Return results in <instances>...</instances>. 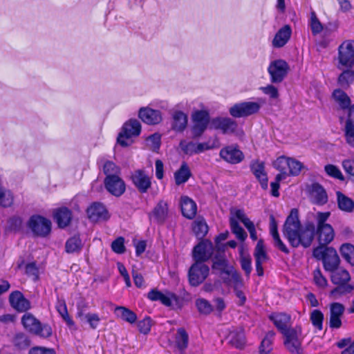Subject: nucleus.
Listing matches in <instances>:
<instances>
[{
    "instance_id": "nucleus-27",
    "label": "nucleus",
    "mask_w": 354,
    "mask_h": 354,
    "mask_svg": "<svg viewBox=\"0 0 354 354\" xmlns=\"http://www.w3.org/2000/svg\"><path fill=\"white\" fill-rule=\"evenodd\" d=\"M310 197L313 202L317 205H324L328 201V196L325 189L317 183H313L310 186Z\"/></svg>"
},
{
    "instance_id": "nucleus-59",
    "label": "nucleus",
    "mask_w": 354,
    "mask_h": 354,
    "mask_svg": "<svg viewBox=\"0 0 354 354\" xmlns=\"http://www.w3.org/2000/svg\"><path fill=\"white\" fill-rule=\"evenodd\" d=\"M324 170L326 172V174L335 178L339 179L340 180H344V177L341 172L340 169L335 165H326L324 167Z\"/></svg>"
},
{
    "instance_id": "nucleus-31",
    "label": "nucleus",
    "mask_w": 354,
    "mask_h": 354,
    "mask_svg": "<svg viewBox=\"0 0 354 354\" xmlns=\"http://www.w3.org/2000/svg\"><path fill=\"white\" fill-rule=\"evenodd\" d=\"M171 117V129L176 132L183 131L187 125V115L181 111H175Z\"/></svg>"
},
{
    "instance_id": "nucleus-20",
    "label": "nucleus",
    "mask_w": 354,
    "mask_h": 354,
    "mask_svg": "<svg viewBox=\"0 0 354 354\" xmlns=\"http://www.w3.org/2000/svg\"><path fill=\"white\" fill-rule=\"evenodd\" d=\"M344 131L346 142L354 148V104L348 111Z\"/></svg>"
},
{
    "instance_id": "nucleus-2",
    "label": "nucleus",
    "mask_w": 354,
    "mask_h": 354,
    "mask_svg": "<svg viewBox=\"0 0 354 354\" xmlns=\"http://www.w3.org/2000/svg\"><path fill=\"white\" fill-rule=\"evenodd\" d=\"M284 337L283 344L292 354H302V328L299 325L290 327L281 333Z\"/></svg>"
},
{
    "instance_id": "nucleus-13",
    "label": "nucleus",
    "mask_w": 354,
    "mask_h": 354,
    "mask_svg": "<svg viewBox=\"0 0 354 354\" xmlns=\"http://www.w3.org/2000/svg\"><path fill=\"white\" fill-rule=\"evenodd\" d=\"M148 298L151 301H160L162 304L167 307L178 306L180 304L179 297L170 291L162 292L157 290H152L149 292Z\"/></svg>"
},
{
    "instance_id": "nucleus-53",
    "label": "nucleus",
    "mask_w": 354,
    "mask_h": 354,
    "mask_svg": "<svg viewBox=\"0 0 354 354\" xmlns=\"http://www.w3.org/2000/svg\"><path fill=\"white\" fill-rule=\"evenodd\" d=\"M309 26L310 27L313 35L319 34L323 30V26L314 10L310 12V17L309 20Z\"/></svg>"
},
{
    "instance_id": "nucleus-1",
    "label": "nucleus",
    "mask_w": 354,
    "mask_h": 354,
    "mask_svg": "<svg viewBox=\"0 0 354 354\" xmlns=\"http://www.w3.org/2000/svg\"><path fill=\"white\" fill-rule=\"evenodd\" d=\"M330 215L328 212H319L315 216L316 227L311 221L306 222L302 227L299 219L298 210L292 209L283 225V234L293 248H308L315 234L317 236L319 247H326L335 237L333 227L326 223Z\"/></svg>"
},
{
    "instance_id": "nucleus-44",
    "label": "nucleus",
    "mask_w": 354,
    "mask_h": 354,
    "mask_svg": "<svg viewBox=\"0 0 354 354\" xmlns=\"http://www.w3.org/2000/svg\"><path fill=\"white\" fill-rule=\"evenodd\" d=\"M175 340L176 346L179 350L184 351L187 348L189 335L185 328H178Z\"/></svg>"
},
{
    "instance_id": "nucleus-18",
    "label": "nucleus",
    "mask_w": 354,
    "mask_h": 354,
    "mask_svg": "<svg viewBox=\"0 0 354 354\" xmlns=\"http://www.w3.org/2000/svg\"><path fill=\"white\" fill-rule=\"evenodd\" d=\"M104 185L107 191L115 196H120L126 189L125 183L119 176L105 178Z\"/></svg>"
},
{
    "instance_id": "nucleus-35",
    "label": "nucleus",
    "mask_w": 354,
    "mask_h": 354,
    "mask_svg": "<svg viewBox=\"0 0 354 354\" xmlns=\"http://www.w3.org/2000/svg\"><path fill=\"white\" fill-rule=\"evenodd\" d=\"M54 218L59 227H66L71 220V212L66 207L57 209L54 212Z\"/></svg>"
},
{
    "instance_id": "nucleus-16",
    "label": "nucleus",
    "mask_w": 354,
    "mask_h": 354,
    "mask_svg": "<svg viewBox=\"0 0 354 354\" xmlns=\"http://www.w3.org/2000/svg\"><path fill=\"white\" fill-rule=\"evenodd\" d=\"M344 311L345 307L341 303L333 302L329 305V327L331 329L341 328Z\"/></svg>"
},
{
    "instance_id": "nucleus-58",
    "label": "nucleus",
    "mask_w": 354,
    "mask_h": 354,
    "mask_svg": "<svg viewBox=\"0 0 354 354\" xmlns=\"http://www.w3.org/2000/svg\"><path fill=\"white\" fill-rule=\"evenodd\" d=\"M304 167L303 164L294 158H290L289 167H288V176H297L301 172Z\"/></svg>"
},
{
    "instance_id": "nucleus-34",
    "label": "nucleus",
    "mask_w": 354,
    "mask_h": 354,
    "mask_svg": "<svg viewBox=\"0 0 354 354\" xmlns=\"http://www.w3.org/2000/svg\"><path fill=\"white\" fill-rule=\"evenodd\" d=\"M234 214L236 217L241 222H242L244 226L247 228L250 233V238L253 241H256L257 239V235L254 224L247 217L243 209H236L234 212Z\"/></svg>"
},
{
    "instance_id": "nucleus-30",
    "label": "nucleus",
    "mask_w": 354,
    "mask_h": 354,
    "mask_svg": "<svg viewBox=\"0 0 354 354\" xmlns=\"http://www.w3.org/2000/svg\"><path fill=\"white\" fill-rule=\"evenodd\" d=\"M227 339L228 343L236 348L242 349L245 346V336L241 328H236L230 331Z\"/></svg>"
},
{
    "instance_id": "nucleus-51",
    "label": "nucleus",
    "mask_w": 354,
    "mask_h": 354,
    "mask_svg": "<svg viewBox=\"0 0 354 354\" xmlns=\"http://www.w3.org/2000/svg\"><path fill=\"white\" fill-rule=\"evenodd\" d=\"M337 287L330 291V295L337 299L340 296L350 293L353 290V286L346 283H335Z\"/></svg>"
},
{
    "instance_id": "nucleus-37",
    "label": "nucleus",
    "mask_w": 354,
    "mask_h": 354,
    "mask_svg": "<svg viewBox=\"0 0 354 354\" xmlns=\"http://www.w3.org/2000/svg\"><path fill=\"white\" fill-rule=\"evenodd\" d=\"M77 316L82 321H85L93 330L96 329L101 321V318L97 313H88L84 314L82 310H79Z\"/></svg>"
},
{
    "instance_id": "nucleus-23",
    "label": "nucleus",
    "mask_w": 354,
    "mask_h": 354,
    "mask_svg": "<svg viewBox=\"0 0 354 354\" xmlns=\"http://www.w3.org/2000/svg\"><path fill=\"white\" fill-rule=\"evenodd\" d=\"M254 256L255 258V267L257 274L259 276H263V268L262 265L267 260L268 256L262 240H259L257 242L254 249Z\"/></svg>"
},
{
    "instance_id": "nucleus-49",
    "label": "nucleus",
    "mask_w": 354,
    "mask_h": 354,
    "mask_svg": "<svg viewBox=\"0 0 354 354\" xmlns=\"http://www.w3.org/2000/svg\"><path fill=\"white\" fill-rule=\"evenodd\" d=\"M192 230L198 239H203L208 232V226L204 219H196L192 225Z\"/></svg>"
},
{
    "instance_id": "nucleus-32",
    "label": "nucleus",
    "mask_w": 354,
    "mask_h": 354,
    "mask_svg": "<svg viewBox=\"0 0 354 354\" xmlns=\"http://www.w3.org/2000/svg\"><path fill=\"white\" fill-rule=\"evenodd\" d=\"M237 209H232L230 212V225L232 232L236 236V237L241 241H244L248 234L243 230V228L239 225L238 221H239L235 216L234 212Z\"/></svg>"
},
{
    "instance_id": "nucleus-48",
    "label": "nucleus",
    "mask_w": 354,
    "mask_h": 354,
    "mask_svg": "<svg viewBox=\"0 0 354 354\" xmlns=\"http://www.w3.org/2000/svg\"><path fill=\"white\" fill-rule=\"evenodd\" d=\"M290 158L286 156L279 157L274 162V167L280 171L279 174H284L283 178H286L288 176V167H289Z\"/></svg>"
},
{
    "instance_id": "nucleus-15",
    "label": "nucleus",
    "mask_w": 354,
    "mask_h": 354,
    "mask_svg": "<svg viewBox=\"0 0 354 354\" xmlns=\"http://www.w3.org/2000/svg\"><path fill=\"white\" fill-rule=\"evenodd\" d=\"M214 253L213 244L208 241H201L193 250V259L194 263L205 261L210 259Z\"/></svg>"
},
{
    "instance_id": "nucleus-26",
    "label": "nucleus",
    "mask_w": 354,
    "mask_h": 354,
    "mask_svg": "<svg viewBox=\"0 0 354 354\" xmlns=\"http://www.w3.org/2000/svg\"><path fill=\"white\" fill-rule=\"evenodd\" d=\"M180 208L183 216L188 219L194 218L197 212L196 203L187 196H181Z\"/></svg>"
},
{
    "instance_id": "nucleus-33",
    "label": "nucleus",
    "mask_w": 354,
    "mask_h": 354,
    "mask_svg": "<svg viewBox=\"0 0 354 354\" xmlns=\"http://www.w3.org/2000/svg\"><path fill=\"white\" fill-rule=\"evenodd\" d=\"M270 232L273 238L274 246L277 247L283 252L288 254L289 252V250L279 237V234L277 230V224L274 219V217L272 215H271L270 216Z\"/></svg>"
},
{
    "instance_id": "nucleus-47",
    "label": "nucleus",
    "mask_w": 354,
    "mask_h": 354,
    "mask_svg": "<svg viewBox=\"0 0 354 354\" xmlns=\"http://www.w3.org/2000/svg\"><path fill=\"white\" fill-rule=\"evenodd\" d=\"M338 77V84L343 88H348L354 82V71L344 68Z\"/></svg>"
},
{
    "instance_id": "nucleus-28",
    "label": "nucleus",
    "mask_w": 354,
    "mask_h": 354,
    "mask_svg": "<svg viewBox=\"0 0 354 354\" xmlns=\"http://www.w3.org/2000/svg\"><path fill=\"white\" fill-rule=\"evenodd\" d=\"M292 34V30L289 25H285L276 33L273 40L272 46L274 48H281L289 41Z\"/></svg>"
},
{
    "instance_id": "nucleus-12",
    "label": "nucleus",
    "mask_w": 354,
    "mask_h": 354,
    "mask_svg": "<svg viewBox=\"0 0 354 354\" xmlns=\"http://www.w3.org/2000/svg\"><path fill=\"white\" fill-rule=\"evenodd\" d=\"M28 227L37 236H46L50 232L51 222L43 216L35 215L30 217Z\"/></svg>"
},
{
    "instance_id": "nucleus-40",
    "label": "nucleus",
    "mask_w": 354,
    "mask_h": 354,
    "mask_svg": "<svg viewBox=\"0 0 354 354\" xmlns=\"http://www.w3.org/2000/svg\"><path fill=\"white\" fill-rule=\"evenodd\" d=\"M330 272V279L333 283H346L351 279L348 272L339 267Z\"/></svg>"
},
{
    "instance_id": "nucleus-46",
    "label": "nucleus",
    "mask_w": 354,
    "mask_h": 354,
    "mask_svg": "<svg viewBox=\"0 0 354 354\" xmlns=\"http://www.w3.org/2000/svg\"><path fill=\"white\" fill-rule=\"evenodd\" d=\"M234 284V290L236 296L239 299V305L242 306L246 301L244 292L241 290L243 286V282L239 274H234L233 279H231Z\"/></svg>"
},
{
    "instance_id": "nucleus-57",
    "label": "nucleus",
    "mask_w": 354,
    "mask_h": 354,
    "mask_svg": "<svg viewBox=\"0 0 354 354\" xmlns=\"http://www.w3.org/2000/svg\"><path fill=\"white\" fill-rule=\"evenodd\" d=\"M104 173L106 178L119 176L120 169L111 161H106L103 167Z\"/></svg>"
},
{
    "instance_id": "nucleus-19",
    "label": "nucleus",
    "mask_w": 354,
    "mask_h": 354,
    "mask_svg": "<svg viewBox=\"0 0 354 354\" xmlns=\"http://www.w3.org/2000/svg\"><path fill=\"white\" fill-rule=\"evenodd\" d=\"M220 156L231 164L241 162L244 158L243 153L236 146H227L220 151Z\"/></svg>"
},
{
    "instance_id": "nucleus-25",
    "label": "nucleus",
    "mask_w": 354,
    "mask_h": 354,
    "mask_svg": "<svg viewBox=\"0 0 354 354\" xmlns=\"http://www.w3.org/2000/svg\"><path fill=\"white\" fill-rule=\"evenodd\" d=\"M88 218L93 221H97L100 219L106 220L108 218V212L100 203H94L87 209Z\"/></svg>"
},
{
    "instance_id": "nucleus-24",
    "label": "nucleus",
    "mask_w": 354,
    "mask_h": 354,
    "mask_svg": "<svg viewBox=\"0 0 354 354\" xmlns=\"http://www.w3.org/2000/svg\"><path fill=\"white\" fill-rule=\"evenodd\" d=\"M139 118L148 124H156L161 122L162 115L160 111L148 107L141 108L139 111Z\"/></svg>"
},
{
    "instance_id": "nucleus-50",
    "label": "nucleus",
    "mask_w": 354,
    "mask_h": 354,
    "mask_svg": "<svg viewBox=\"0 0 354 354\" xmlns=\"http://www.w3.org/2000/svg\"><path fill=\"white\" fill-rule=\"evenodd\" d=\"M240 263L245 274L249 276L252 271V259L249 254L244 253L243 247L239 248Z\"/></svg>"
},
{
    "instance_id": "nucleus-45",
    "label": "nucleus",
    "mask_w": 354,
    "mask_h": 354,
    "mask_svg": "<svg viewBox=\"0 0 354 354\" xmlns=\"http://www.w3.org/2000/svg\"><path fill=\"white\" fill-rule=\"evenodd\" d=\"M82 248V240L78 236L71 237L66 242L65 249L67 253L79 252L81 251Z\"/></svg>"
},
{
    "instance_id": "nucleus-9",
    "label": "nucleus",
    "mask_w": 354,
    "mask_h": 354,
    "mask_svg": "<svg viewBox=\"0 0 354 354\" xmlns=\"http://www.w3.org/2000/svg\"><path fill=\"white\" fill-rule=\"evenodd\" d=\"M289 71L288 63L283 59H276L270 62L268 72L272 83H281L286 77Z\"/></svg>"
},
{
    "instance_id": "nucleus-7",
    "label": "nucleus",
    "mask_w": 354,
    "mask_h": 354,
    "mask_svg": "<svg viewBox=\"0 0 354 354\" xmlns=\"http://www.w3.org/2000/svg\"><path fill=\"white\" fill-rule=\"evenodd\" d=\"M141 131V124L137 120H129L124 123L122 131L118 137V142L122 147H127L131 145L130 138L133 136H138Z\"/></svg>"
},
{
    "instance_id": "nucleus-38",
    "label": "nucleus",
    "mask_w": 354,
    "mask_h": 354,
    "mask_svg": "<svg viewBox=\"0 0 354 354\" xmlns=\"http://www.w3.org/2000/svg\"><path fill=\"white\" fill-rule=\"evenodd\" d=\"M114 313L118 317L129 324H134L137 320L136 314L124 306H116Z\"/></svg>"
},
{
    "instance_id": "nucleus-52",
    "label": "nucleus",
    "mask_w": 354,
    "mask_h": 354,
    "mask_svg": "<svg viewBox=\"0 0 354 354\" xmlns=\"http://www.w3.org/2000/svg\"><path fill=\"white\" fill-rule=\"evenodd\" d=\"M324 319V313L320 310L315 309L310 314V320L313 326L319 330L323 329Z\"/></svg>"
},
{
    "instance_id": "nucleus-29",
    "label": "nucleus",
    "mask_w": 354,
    "mask_h": 354,
    "mask_svg": "<svg viewBox=\"0 0 354 354\" xmlns=\"http://www.w3.org/2000/svg\"><path fill=\"white\" fill-rule=\"evenodd\" d=\"M250 167L253 174L259 180L262 189H267L268 187V180L265 171L263 162L259 161L254 162L252 163Z\"/></svg>"
},
{
    "instance_id": "nucleus-3",
    "label": "nucleus",
    "mask_w": 354,
    "mask_h": 354,
    "mask_svg": "<svg viewBox=\"0 0 354 354\" xmlns=\"http://www.w3.org/2000/svg\"><path fill=\"white\" fill-rule=\"evenodd\" d=\"M313 256L323 262L324 269L331 272L339 267V258L337 251L330 247H317L313 250Z\"/></svg>"
},
{
    "instance_id": "nucleus-41",
    "label": "nucleus",
    "mask_w": 354,
    "mask_h": 354,
    "mask_svg": "<svg viewBox=\"0 0 354 354\" xmlns=\"http://www.w3.org/2000/svg\"><path fill=\"white\" fill-rule=\"evenodd\" d=\"M333 97L341 109H346L351 106V100L348 95L341 89H335L333 93Z\"/></svg>"
},
{
    "instance_id": "nucleus-63",
    "label": "nucleus",
    "mask_w": 354,
    "mask_h": 354,
    "mask_svg": "<svg viewBox=\"0 0 354 354\" xmlns=\"http://www.w3.org/2000/svg\"><path fill=\"white\" fill-rule=\"evenodd\" d=\"M111 249L117 254H123L125 252L124 239L120 236L114 240L111 243Z\"/></svg>"
},
{
    "instance_id": "nucleus-21",
    "label": "nucleus",
    "mask_w": 354,
    "mask_h": 354,
    "mask_svg": "<svg viewBox=\"0 0 354 354\" xmlns=\"http://www.w3.org/2000/svg\"><path fill=\"white\" fill-rule=\"evenodd\" d=\"M269 319L281 333L291 327V316L287 313H272L269 315Z\"/></svg>"
},
{
    "instance_id": "nucleus-11",
    "label": "nucleus",
    "mask_w": 354,
    "mask_h": 354,
    "mask_svg": "<svg viewBox=\"0 0 354 354\" xmlns=\"http://www.w3.org/2000/svg\"><path fill=\"white\" fill-rule=\"evenodd\" d=\"M212 268L219 271L225 283L230 284L234 274H238L232 266L228 264L227 260L224 256H215L213 259Z\"/></svg>"
},
{
    "instance_id": "nucleus-43",
    "label": "nucleus",
    "mask_w": 354,
    "mask_h": 354,
    "mask_svg": "<svg viewBox=\"0 0 354 354\" xmlns=\"http://www.w3.org/2000/svg\"><path fill=\"white\" fill-rule=\"evenodd\" d=\"M339 208L346 212H351L354 209V202L350 198L338 192L337 193Z\"/></svg>"
},
{
    "instance_id": "nucleus-5",
    "label": "nucleus",
    "mask_w": 354,
    "mask_h": 354,
    "mask_svg": "<svg viewBox=\"0 0 354 354\" xmlns=\"http://www.w3.org/2000/svg\"><path fill=\"white\" fill-rule=\"evenodd\" d=\"M21 323L26 329L40 337H48L52 335L51 327L48 324L42 325L30 313H26L23 315Z\"/></svg>"
},
{
    "instance_id": "nucleus-60",
    "label": "nucleus",
    "mask_w": 354,
    "mask_h": 354,
    "mask_svg": "<svg viewBox=\"0 0 354 354\" xmlns=\"http://www.w3.org/2000/svg\"><path fill=\"white\" fill-rule=\"evenodd\" d=\"M196 306L201 313L209 314L212 311V305L205 299H198Z\"/></svg>"
},
{
    "instance_id": "nucleus-22",
    "label": "nucleus",
    "mask_w": 354,
    "mask_h": 354,
    "mask_svg": "<svg viewBox=\"0 0 354 354\" xmlns=\"http://www.w3.org/2000/svg\"><path fill=\"white\" fill-rule=\"evenodd\" d=\"M9 301L11 306L19 312H25L30 308V301L18 290L14 291L10 295Z\"/></svg>"
},
{
    "instance_id": "nucleus-4",
    "label": "nucleus",
    "mask_w": 354,
    "mask_h": 354,
    "mask_svg": "<svg viewBox=\"0 0 354 354\" xmlns=\"http://www.w3.org/2000/svg\"><path fill=\"white\" fill-rule=\"evenodd\" d=\"M337 60L338 69L354 67V40H346L339 46Z\"/></svg>"
},
{
    "instance_id": "nucleus-6",
    "label": "nucleus",
    "mask_w": 354,
    "mask_h": 354,
    "mask_svg": "<svg viewBox=\"0 0 354 354\" xmlns=\"http://www.w3.org/2000/svg\"><path fill=\"white\" fill-rule=\"evenodd\" d=\"M192 133L194 138L201 137L208 127L210 128V116L206 110L194 111L192 114Z\"/></svg>"
},
{
    "instance_id": "nucleus-56",
    "label": "nucleus",
    "mask_w": 354,
    "mask_h": 354,
    "mask_svg": "<svg viewBox=\"0 0 354 354\" xmlns=\"http://www.w3.org/2000/svg\"><path fill=\"white\" fill-rule=\"evenodd\" d=\"M342 255L351 263L354 264V246L346 243L343 244L340 248Z\"/></svg>"
},
{
    "instance_id": "nucleus-54",
    "label": "nucleus",
    "mask_w": 354,
    "mask_h": 354,
    "mask_svg": "<svg viewBox=\"0 0 354 354\" xmlns=\"http://www.w3.org/2000/svg\"><path fill=\"white\" fill-rule=\"evenodd\" d=\"M13 203V195L12 192L0 185V205L8 207Z\"/></svg>"
},
{
    "instance_id": "nucleus-55",
    "label": "nucleus",
    "mask_w": 354,
    "mask_h": 354,
    "mask_svg": "<svg viewBox=\"0 0 354 354\" xmlns=\"http://www.w3.org/2000/svg\"><path fill=\"white\" fill-rule=\"evenodd\" d=\"M160 139L159 133H153L146 139V145L153 151H158L160 146Z\"/></svg>"
},
{
    "instance_id": "nucleus-42",
    "label": "nucleus",
    "mask_w": 354,
    "mask_h": 354,
    "mask_svg": "<svg viewBox=\"0 0 354 354\" xmlns=\"http://www.w3.org/2000/svg\"><path fill=\"white\" fill-rule=\"evenodd\" d=\"M56 309L62 319L64 320L66 324L69 326L72 327L75 326V322L72 318L69 316L66 302L63 299H58L56 304Z\"/></svg>"
},
{
    "instance_id": "nucleus-64",
    "label": "nucleus",
    "mask_w": 354,
    "mask_h": 354,
    "mask_svg": "<svg viewBox=\"0 0 354 354\" xmlns=\"http://www.w3.org/2000/svg\"><path fill=\"white\" fill-rule=\"evenodd\" d=\"M342 167L345 172L349 176L351 180L354 181V160L346 159L342 161Z\"/></svg>"
},
{
    "instance_id": "nucleus-14",
    "label": "nucleus",
    "mask_w": 354,
    "mask_h": 354,
    "mask_svg": "<svg viewBox=\"0 0 354 354\" xmlns=\"http://www.w3.org/2000/svg\"><path fill=\"white\" fill-rule=\"evenodd\" d=\"M238 127L237 122L227 117H216L212 118L210 122V129L220 130L223 134H232L236 132Z\"/></svg>"
},
{
    "instance_id": "nucleus-62",
    "label": "nucleus",
    "mask_w": 354,
    "mask_h": 354,
    "mask_svg": "<svg viewBox=\"0 0 354 354\" xmlns=\"http://www.w3.org/2000/svg\"><path fill=\"white\" fill-rule=\"evenodd\" d=\"M180 147L181 149L186 153V154H196L197 148H196V143L194 142H187L185 140H182L180 142Z\"/></svg>"
},
{
    "instance_id": "nucleus-36",
    "label": "nucleus",
    "mask_w": 354,
    "mask_h": 354,
    "mask_svg": "<svg viewBox=\"0 0 354 354\" xmlns=\"http://www.w3.org/2000/svg\"><path fill=\"white\" fill-rule=\"evenodd\" d=\"M168 215V204L165 201H160L154 207L152 216L158 223H163Z\"/></svg>"
},
{
    "instance_id": "nucleus-61",
    "label": "nucleus",
    "mask_w": 354,
    "mask_h": 354,
    "mask_svg": "<svg viewBox=\"0 0 354 354\" xmlns=\"http://www.w3.org/2000/svg\"><path fill=\"white\" fill-rule=\"evenodd\" d=\"M313 281L315 285L320 288H324L327 286V280L322 274L319 268L314 270Z\"/></svg>"
},
{
    "instance_id": "nucleus-8",
    "label": "nucleus",
    "mask_w": 354,
    "mask_h": 354,
    "mask_svg": "<svg viewBox=\"0 0 354 354\" xmlns=\"http://www.w3.org/2000/svg\"><path fill=\"white\" fill-rule=\"evenodd\" d=\"M261 104L257 102H242L232 106L230 114L236 118H246L259 112Z\"/></svg>"
},
{
    "instance_id": "nucleus-17",
    "label": "nucleus",
    "mask_w": 354,
    "mask_h": 354,
    "mask_svg": "<svg viewBox=\"0 0 354 354\" xmlns=\"http://www.w3.org/2000/svg\"><path fill=\"white\" fill-rule=\"evenodd\" d=\"M133 185L140 193H146L151 187V178L141 169L136 170L131 175Z\"/></svg>"
},
{
    "instance_id": "nucleus-39",
    "label": "nucleus",
    "mask_w": 354,
    "mask_h": 354,
    "mask_svg": "<svg viewBox=\"0 0 354 354\" xmlns=\"http://www.w3.org/2000/svg\"><path fill=\"white\" fill-rule=\"evenodd\" d=\"M191 171L186 162H183L180 167L174 173L175 183L177 185L185 183L190 178Z\"/></svg>"
},
{
    "instance_id": "nucleus-10",
    "label": "nucleus",
    "mask_w": 354,
    "mask_h": 354,
    "mask_svg": "<svg viewBox=\"0 0 354 354\" xmlns=\"http://www.w3.org/2000/svg\"><path fill=\"white\" fill-rule=\"evenodd\" d=\"M209 272V267L202 262L192 264L188 272L189 281L191 286H198L207 277Z\"/></svg>"
}]
</instances>
